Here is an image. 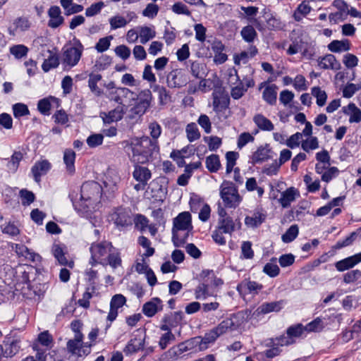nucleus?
Masks as SVG:
<instances>
[{
	"mask_svg": "<svg viewBox=\"0 0 361 361\" xmlns=\"http://www.w3.org/2000/svg\"><path fill=\"white\" fill-rule=\"evenodd\" d=\"M128 150L130 159L133 163L144 164L149 161L154 152H158L159 146L157 141L143 136L132 140L128 146Z\"/></svg>",
	"mask_w": 361,
	"mask_h": 361,
	"instance_id": "1",
	"label": "nucleus"
},
{
	"mask_svg": "<svg viewBox=\"0 0 361 361\" xmlns=\"http://www.w3.org/2000/svg\"><path fill=\"white\" fill-rule=\"evenodd\" d=\"M102 194V188L95 181L84 183L80 189V201H73V205L77 212L80 215H86L89 212L90 206L99 202Z\"/></svg>",
	"mask_w": 361,
	"mask_h": 361,
	"instance_id": "2",
	"label": "nucleus"
},
{
	"mask_svg": "<svg viewBox=\"0 0 361 361\" xmlns=\"http://www.w3.org/2000/svg\"><path fill=\"white\" fill-rule=\"evenodd\" d=\"M191 215L188 212L180 213L173 219V226L172 228V241L175 247H180L185 243V238L179 235V231H188L192 229Z\"/></svg>",
	"mask_w": 361,
	"mask_h": 361,
	"instance_id": "3",
	"label": "nucleus"
},
{
	"mask_svg": "<svg viewBox=\"0 0 361 361\" xmlns=\"http://www.w3.org/2000/svg\"><path fill=\"white\" fill-rule=\"evenodd\" d=\"M84 51V46L80 39L74 37L73 46L64 47L62 53V63L65 67L73 68L80 61Z\"/></svg>",
	"mask_w": 361,
	"mask_h": 361,
	"instance_id": "4",
	"label": "nucleus"
},
{
	"mask_svg": "<svg viewBox=\"0 0 361 361\" xmlns=\"http://www.w3.org/2000/svg\"><path fill=\"white\" fill-rule=\"evenodd\" d=\"M220 197L225 206L228 208H235L242 201L238 188L233 183L224 180L220 185Z\"/></svg>",
	"mask_w": 361,
	"mask_h": 361,
	"instance_id": "5",
	"label": "nucleus"
},
{
	"mask_svg": "<svg viewBox=\"0 0 361 361\" xmlns=\"http://www.w3.org/2000/svg\"><path fill=\"white\" fill-rule=\"evenodd\" d=\"M83 338L80 334L74 336L73 339H70L66 344L67 350L73 355L81 357L87 355L91 352L92 343H84Z\"/></svg>",
	"mask_w": 361,
	"mask_h": 361,
	"instance_id": "6",
	"label": "nucleus"
},
{
	"mask_svg": "<svg viewBox=\"0 0 361 361\" xmlns=\"http://www.w3.org/2000/svg\"><path fill=\"white\" fill-rule=\"evenodd\" d=\"M145 334L144 330L138 329L133 334V338L128 342L123 349L126 355H132L142 350L145 345Z\"/></svg>",
	"mask_w": 361,
	"mask_h": 361,
	"instance_id": "7",
	"label": "nucleus"
},
{
	"mask_svg": "<svg viewBox=\"0 0 361 361\" xmlns=\"http://www.w3.org/2000/svg\"><path fill=\"white\" fill-rule=\"evenodd\" d=\"M113 247L114 245L111 242L103 240L99 243H92L90 247V252L94 257L99 258V259L103 262L107 257Z\"/></svg>",
	"mask_w": 361,
	"mask_h": 361,
	"instance_id": "8",
	"label": "nucleus"
},
{
	"mask_svg": "<svg viewBox=\"0 0 361 361\" xmlns=\"http://www.w3.org/2000/svg\"><path fill=\"white\" fill-rule=\"evenodd\" d=\"M166 82L171 88H180L188 83V78L180 69L171 71L167 75Z\"/></svg>",
	"mask_w": 361,
	"mask_h": 361,
	"instance_id": "9",
	"label": "nucleus"
},
{
	"mask_svg": "<svg viewBox=\"0 0 361 361\" xmlns=\"http://www.w3.org/2000/svg\"><path fill=\"white\" fill-rule=\"evenodd\" d=\"M217 228L223 231L224 233L231 235L236 228H241V223L239 219L234 221L231 216L225 219L219 218Z\"/></svg>",
	"mask_w": 361,
	"mask_h": 361,
	"instance_id": "10",
	"label": "nucleus"
},
{
	"mask_svg": "<svg viewBox=\"0 0 361 361\" xmlns=\"http://www.w3.org/2000/svg\"><path fill=\"white\" fill-rule=\"evenodd\" d=\"M126 302V298L121 294L114 295L110 302V310L107 316V320L112 322L118 316V309L122 307Z\"/></svg>",
	"mask_w": 361,
	"mask_h": 361,
	"instance_id": "11",
	"label": "nucleus"
},
{
	"mask_svg": "<svg viewBox=\"0 0 361 361\" xmlns=\"http://www.w3.org/2000/svg\"><path fill=\"white\" fill-rule=\"evenodd\" d=\"M213 97V109L216 113L223 112L229 107L230 98L228 94L223 92L212 94Z\"/></svg>",
	"mask_w": 361,
	"mask_h": 361,
	"instance_id": "12",
	"label": "nucleus"
},
{
	"mask_svg": "<svg viewBox=\"0 0 361 361\" xmlns=\"http://www.w3.org/2000/svg\"><path fill=\"white\" fill-rule=\"evenodd\" d=\"M271 152V149L268 144L259 146L252 154L250 163L252 165H255L268 161L271 159V156L270 155Z\"/></svg>",
	"mask_w": 361,
	"mask_h": 361,
	"instance_id": "13",
	"label": "nucleus"
},
{
	"mask_svg": "<svg viewBox=\"0 0 361 361\" xmlns=\"http://www.w3.org/2000/svg\"><path fill=\"white\" fill-rule=\"evenodd\" d=\"M361 262V252L354 255L348 257L335 263V267L340 272L349 270Z\"/></svg>",
	"mask_w": 361,
	"mask_h": 361,
	"instance_id": "14",
	"label": "nucleus"
},
{
	"mask_svg": "<svg viewBox=\"0 0 361 361\" xmlns=\"http://www.w3.org/2000/svg\"><path fill=\"white\" fill-rule=\"evenodd\" d=\"M319 66L324 70L331 69L338 71L341 68V63L336 59L333 54H328L323 57L318 59Z\"/></svg>",
	"mask_w": 361,
	"mask_h": 361,
	"instance_id": "15",
	"label": "nucleus"
},
{
	"mask_svg": "<svg viewBox=\"0 0 361 361\" xmlns=\"http://www.w3.org/2000/svg\"><path fill=\"white\" fill-rule=\"evenodd\" d=\"M162 309L163 305L161 300L159 298H153L151 300L143 305L142 312L145 316L152 317L154 316L157 312L162 310Z\"/></svg>",
	"mask_w": 361,
	"mask_h": 361,
	"instance_id": "16",
	"label": "nucleus"
},
{
	"mask_svg": "<svg viewBox=\"0 0 361 361\" xmlns=\"http://www.w3.org/2000/svg\"><path fill=\"white\" fill-rule=\"evenodd\" d=\"M102 265H109L112 269H116L122 266L121 253L119 249L114 246L111 251L109 253L104 261L102 262Z\"/></svg>",
	"mask_w": 361,
	"mask_h": 361,
	"instance_id": "17",
	"label": "nucleus"
},
{
	"mask_svg": "<svg viewBox=\"0 0 361 361\" xmlns=\"http://www.w3.org/2000/svg\"><path fill=\"white\" fill-rule=\"evenodd\" d=\"M50 168L51 164L47 160L37 161L31 169L34 180L37 183L40 182L41 176L45 175Z\"/></svg>",
	"mask_w": 361,
	"mask_h": 361,
	"instance_id": "18",
	"label": "nucleus"
},
{
	"mask_svg": "<svg viewBox=\"0 0 361 361\" xmlns=\"http://www.w3.org/2000/svg\"><path fill=\"white\" fill-rule=\"evenodd\" d=\"M61 11L59 6H52L48 11V16L50 18L48 26L51 28H56L63 23L64 18L61 15Z\"/></svg>",
	"mask_w": 361,
	"mask_h": 361,
	"instance_id": "19",
	"label": "nucleus"
},
{
	"mask_svg": "<svg viewBox=\"0 0 361 361\" xmlns=\"http://www.w3.org/2000/svg\"><path fill=\"white\" fill-rule=\"evenodd\" d=\"M51 252L61 265L67 266L70 268L73 267L74 262L73 261L68 260L66 257V252L61 245L54 244L51 248Z\"/></svg>",
	"mask_w": 361,
	"mask_h": 361,
	"instance_id": "20",
	"label": "nucleus"
},
{
	"mask_svg": "<svg viewBox=\"0 0 361 361\" xmlns=\"http://www.w3.org/2000/svg\"><path fill=\"white\" fill-rule=\"evenodd\" d=\"M124 112L123 106H118L114 109L108 113L102 112L100 117L102 118L104 123L110 124L113 122L118 121L122 119Z\"/></svg>",
	"mask_w": 361,
	"mask_h": 361,
	"instance_id": "21",
	"label": "nucleus"
},
{
	"mask_svg": "<svg viewBox=\"0 0 361 361\" xmlns=\"http://www.w3.org/2000/svg\"><path fill=\"white\" fill-rule=\"evenodd\" d=\"M283 304V300L264 302L257 307L256 312L258 314H265L272 312H279L282 309Z\"/></svg>",
	"mask_w": 361,
	"mask_h": 361,
	"instance_id": "22",
	"label": "nucleus"
},
{
	"mask_svg": "<svg viewBox=\"0 0 361 361\" xmlns=\"http://www.w3.org/2000/svg\"><path fill=\"white\" fill-rule=\"evenodd\" d=\"M296 195L299 196V192L293 187H290L283 191L279 200L282 207H288L290 205V203L295 200Z\"/></svg>",
	"mask_w": 361,
	"mask_h": 361,
	"instance_id": "23",
	"label": "nucleus"
},
{
	"mask_svg": "<svg viewBox=\"0 0 361 361\" xmlns=\"http://www.w3.org/2000/svg\"><path fill=\"white\" fill-rule=\"evenodd\" d=\"M295 343V340H291L288 334H282L274 338H269L266 340L265 345H277L279 348L288 346Z\"/></svg>",
	"mask_w": 361,
	"mask_h": 361,
	"instance_id": "24",
	"label": "nucleus"
},
{
	"mask_svg": "<svg viewBox=\"0 0 361 361\" xmlns=\"http://www.w3.org/2000/svg\"><path fill=\"white\" fill-rule=\"evenodd\" d=\"M264 18L267 27L269 30L281 31L285 29V23H283L280 18L276 17V16L270 13L267 16H264Z\"/></svg>",
	"mask_w": 361,
	"mask_h": 361,
	"instance_id": "25",
	"label": "nucleus"
},
{
	"mask_svg": "<svg viewBox=\"0 0 361 361\" xmlns=\"http://www.w3.org/2000/svg\"><path fill=\"white\" fill-rule=\"evenodd\" d=\"M133 176L140 183H147L151 178L152 174L147 168L135 164V170L133 173Z\"/></svg>",
	"mask_w": 361,
	"mask_h": 361,
	"instance_id": "26",
	"label": "nucleus"
},
{
	"mask_svg": "<svg viewBox=\"0 0 361 361\" xmlns=\"http://www.w3.org/2000/svg\"><path fill=\"white\" fill-rule=\"evenodd\" d=\"M328 49L331 52L340 53L350 49V43L348 39L343 40H333L328 46Z\"/></svg>",
	"mask_w": 361,
	"mask_h": 361,
	"instance_id": "27",
	"label": "nucleus"
},
{
	"mask_svg": "<svg viewBox=\"0 0 361 361\" xmlns=\"http://www.w3.org/2000/svg\"><path fill=\"white\" fill-rule=\"evenodd\" d=\"M345 114H350V123H359L361 121V110L353 103H350L343 108Z\"/></svg>",
	"mask_w": 361,
	"mask_h": 361,
	"instance_id": "28",
	"label": "nucleus"
},
{
	"mask_svg": "<svg viewBox=\"0 0 361 361\" xmlns=\"http://www.w3.org/2000/svg\"><path fill=\"white\" fill-rule=\"evenodd\" d=\"M253 121L262 130L271 131L274 128V126L272 122L261 114L255 115L253 117Z\"/></svg>",
	"mask_w": 361,
	"mask_h": 361,
	"instance_id": "29",
	"label": "nucleus"
},
{
	"mask_svg": "<svg viewBox=\"0 0 361 361\" xmlns=\"http://www.w3.org/2000/svg\"><path fill=\"white\" fill-rule=\"evenodd\" d=\"M266 214L259 211H255L252 216H246L245 224L248 227L257 228L260 226L265 220Z\"/></svg>",
	"mask_w": 361,
	"mask_h": 361,
	"instance_id": "30",
	"label": "nucleus"
},
{
	"mask_svg": "<svg viewBox=\"0 0 361 361\" xmlns=\"http://www.w3.org/2000/svg\"><path fill=\"white\" fill-rule=\"evenodd\" d=\"M219 337L218 334L214 329L210 330L209 332L206 333L204 336L201 338L200 341H198L197 340H200V338H195V339L197 341V343H199V348L200 350H205L208 348V345L210 343H213Z\"/></svg>",
	"mask_w": 361,
	"mask_h": 361,
	"instance_id": "31",
	"label": "nucleus"
},
{
	"mask_svg": "<svg viewBox=\"0 0 361 361\" xmlns=\"http://www.w3.org/2000/svg\"><path fill=\"white\" fill-rule=\"evenodd\" d=\"M183 319V312L177 311L165 314L161 319L162 323H168L173 327L177 326Z\"/></svg>",
	"mask_w": 361,
	"mask_h": 361,
	"instance_id": "32",
	"label": "nucleus"
},
{
	"mask_svg": "<svg viewBox=\"0 0 361 361\" xmlns=\"http://www.w3.org/2000/svg\"><path fill=\"white\" fill-rule=\"evenodd\" d=\"M115 224L121 227H126L132 224V220L129 211L119 209L116 213Z\"/></svg>",
	"mask_w": 361,
	"mask_h": 361,
	"instance_id": "33",
	"label": "nucleus"
},
{
	"mask_svg": "<svg viewBox=\"0 0 361 361\" xmlns=\"http://www.w3.org/2000/svg\"><path fill=\"white\" fill-rule=\"evenodd\" d=\"M75 152L71 149H66L63 152V161L66 166L67 171L70 174L75 173Z\"/></svg>",
	"mask_w": 361,
	"mask_h": 361,
	"instance_id": "34",
	"label": "nucleus"
},
{
	"mask_svg": "<svg viewBox=\"0 0 361 361\" xmlns=\"http://www.w3.org/2000/svg\"><path fill=\"white\" fill-rule=\"evenodd\" d=\"M278 87L276 85H271L265 87L262 98L270 105H274L276 103Z\"/></svg>",
	"mask_w": 361,
	"mask_h": 361,
	"instance_id": "35",
	"label": "nucleus"
},
{
	"mask_svg": "<svg viewBox=\"0 0 361 361\" xmlns=\"http://www.w3.org/2000/svg\"><path fill=\"white\" fill-rule=\"evenodd\" d=\"M102 79V76L100 74L90 73L88 79V87L90 91L94 93L96 96H100L103 91L97 85V83Z\"/></svg>",
	"mask_w": 361,
	"mask_h": 361,
	"instance_id": "36",
	"label": "nucleus"
},
{
	"mask_svg": "<svg viewBox=\"0 0 361 361\" xmlns=\"http://www.w3.org/2000/svg\"><path fill=\"white\" fill-rule=\"evenodd\" d=\"M205 164L206 168L211 173H216L221 168L219 156L215 154H212L206 158Z\"/></svg>",
	"mask_w": 361,
	"mask_h": 361,
	"instance_id": "37",
	"label": "nucleus"
},
{
	"mask_svg": "<svg viewBox=\"0 0 361 361\" xmlns=\"http://www.w3.org/2000/svg\"><path fill=\"white\" fill-rule=\"evenodd\" d=\"M51 102H58L59 99L52 96L40 99L37 104L38 111L43 115H49Z\"/></svg>",
	"mask_w": 361,
	"mask_h": 361,
	"instance_id": "38",
	"label": "nucleus"
},
{
	"mask_svg": "<svg viewBox=\"0 0 361 361\" xmlns=\"http://www.w3.org/2000/svg\"><path fill=\"white\" fill-rule=\"evenodd\" d=\"M23 158V154L20 151H16L12 154L11 159L7 163V168L9 171L15 173L19 166L20 161Z\"/></svg>",
	"mask_w": 361,
	"mask_h": 361,
	"instance_id": "39",
	"label": "nucleus"
},
{
	"mask_svg": "<svg viewBox=\"0 0 361 361\" xmlns=\"http://www.w3.org/2000/svg\"><path fill=\"white\" fill-rule=\"evenodd\" d=\"M305 332L304 325L302 324L291 325L286 329V334L291 340L301 337Z\"/></svg>",
	"mask_w": 361,
	"mask_h": 361,
	"instance_id": "40",
	"label": "nucleus"
},
{
	"mask_svg": "<svg viewBox=\"0 0 361 361\" xmlns=\"http://www.w3.org/2000/svg\"><path fill=\"white\" fill-rule=\"evenodd\" d=\"M240 35L243 39L248 43L254 42L255 39L257 37V33L254 27L248 25L243 27Z\"/></svg>",
	"mask_w": 361,
	"mask_h": 361,
	"instance_id": "41",
	"label": "nucleus"
},
{
	"mask_svg": "<svg viewBox=\"0 0 361 361\" xmlns=\"http://www.w3.org/2000/svg\"><path fill=\"white\" fill-rule=\"evenodd\" d=\"M234 325L235 324L232 319L226 318L219 324L216 327L214 328V330L217 333L219 337L221 335L226 333L228 330L233 329Z\"/></svg>",
	"mask_w": 361,
	"mask_h": 361,
	"instance_id": "42",
	"label": "nucleus"
},
{
	"mask_svg": "<svg viewBox=\"0 0 361 361\" xmlns=\"http://www.w3.org/2000/svg\"><path fill=\"white\" fill-rule=\"evenodd\" d=\"M185 132L188 140L192 142L200 137V133L195 123H190L186 126Z\"/></svg>",
	"mask_w": 361,
	"mask_h": 361,
	"instance_id": "43",
	"label": "nucleus"
},
{
	"mask_svg": "<svg viewBox=\"0 0 361 361\" xmlns=\"http://www.w3.org/2000/svg\"><path fill=\"white\" fill-rule=\"evenodd\" d=\"M207 283L204 282L200 283L195 288V295L197 300H204L209 295V283L208 279L206 281Z\"/></svg>",
	"mask_w": 361,
	"mask_h": 361,
	"instance_id": "44",
	"label": "nucleus"
},
{
	"mask_svg": "<svg viewBox=\"0 0 361 361\" xmlns=\"http://www.w3.org/2000/svg\"><path fill=\"white\" fill-rule=\"evenodd\" d=\"M59 65V59L56 54H51L44 60L42 65V70L44 72L49 71L51 68H55Z\"/></svg>",
	"mask_w": 361,
	"mask_h": 361,
	"instance_id": "45",
	"label": "nucleus"
},
{
	"mask_svg": "<svg viewBox=\"0 0 361 361\" xmlns=\"http://www.w3.org/2000/svg\"><path fill=\"white\" fill-rule=\"evenodd\" d=\"M299 228L297 225L295 224L290 226V227L286 231V233L282 235V241L285 243H289L293 241L297 238Z\"/></svg>",
	"mask_w": 361,
	"mask_h": 361,
	"instance_id": "46",
	"label": "nucleus"
},
{
	"mask_svg": "<svg viewBox=\"0 0 361 361\" xmlns=\"http://www.w3.org/2000/svg\"><path fill=\"white\" fill-rule=\"evenodd\" d=\"M239 154L236 152H227L226 153V172L227 174H229L234 169L233 167L236 164V160L238 159Z\"/></svg>",
	"mask_w": 361,
	"mask_h": 361,
	"instance_id": "47",
	"label": "nucleus"
},
{
	"mask_svg": "<svg viewBox=\"0 0 361 361\" xmlns=\"http://www.w3.org/2000/svg\"><path fill=\"white\" fill-rule=\"evenodd\" d=\"M242 287H245L248 290L249 293L257 294L259 290H261L263 288V286L256 281H249L246 282H243L240 284L237 290L240 291V288Z\"/></svg>",
	"mask_w": 361,
	"mask_h": 361,
	"instance_id": "48",
	"label": "nucleus"
},
{
	"mask_svg": "<svg viewBox=\"0 0 361 361\" xmlns=\"http://www.w3.org/2000/svg\"><path fill=\"white\" fill-rule=\"evenodd\" d=\"M120 182V177L114 171H109L104 181L106 187H109L110 189L114 190L116 188L118 183Z\"/></svg>",
	"mask_w": 361,
	"mask_h": 361,
	"instance_id": "49",
	"label": "nucleus"
},
{
	"mask_svg": "<svg viewBox=\"0 0 361 361\" xmlns=\"http://www.w3.org/2000/svg\"><path fill=\"white\" fill-rule=\"evenodd\" d=\"M16 281L17 283L27 284L30 286L29 273L26 271L23 267H19L16 269Z\"/></svg>",
	"mask_w": 361,
	"mask_h": 361,
	"instance_id": "50",
	"label": "nucleus"
},
{
	"mask_svg": "<svg viewBox=\"0 0 361 361\" xmlns=\"http://www.w3.org/2000/svg\"><path fill=\"white\" fill-rule=\"evenodd\" d=\"M324 327V323L319 317H317L313 321L304 326L306 332H319Z\"/></svg>",
	"mask_w": 361,
	"mask_h": 361,
	"instance_id": "51",
	"label": "nucleus"
},
{
	"mask_svg": "<svg viewBox=\"0 0 361 361\" xmlns=\"http://www.w3.org/2000/svg\"><path fill=\"white\" fill-rule=\"evenodd\" d=\"M13 24L16 26L15 30L12 31L11 29H9V34L12 35H14V32L17 30H20V31H25L30 27V23L28 19L25 17H19L16 18Z\"/></svg>",
	"mask_w": 361,
	"mask_h": 361,
	"instance_id": "52",
	"label": "nucleus"
},
{
	"mask_svg": "<svg viewBox=\"0 0 361 361\" xmlns=\"http://www.w3.org/2000/svg\"><path fill=\"white\" fill-rule=\"evenodd\" d=\"M156 35L154 30L149 27H141L140 30V42L143 44H146L149 39L154 38Z\"/></svg>",
	"mask_w": 361,
	"mask_h": 361,
	"instance_id": "53",
	"label": "nucleus"
},
{
	"mask_svg": "<svg viewBox=\"0 0 361 361\" xmlns=\"http://www.w3.org/2000/svg\"><path fill=\"white\" fill-rule=\"evenodd\" d=\"M204 68V64L194 61L191 63L190 71L194 77L202 79L205 76Z\"/></svg>",
	"mask_w": 361,
	"mask_h": 361,
	"instance_id": "54",
	"label": "nucleus"
},
{
	"mask_svg": "<svg viewBox=\"0 0 361 361\" xmlns=\"http://www.w3.org/2000/svg\"><path fill=\"white\" fill-rule=\"evenodd\" d=\"M112 35H109L105 37L100 38L94 46L95 49L99 53H103L108 50L111 45V41L113 39Z\"/></svg>",
	"mask_w": 361,
	"mask_h": 361,
	"instance_id": "55",
	"label": "nucleus"
},
{
	"mask_svg": "<svg viewBox=\"0 0 361 361\" xmlns=\"http://www.w3.org/2000/svg\"><path fill=\"white\" fill-rule=\"evenodd\" d=\"M138 244L142 247L146 249V252L143 254V256L149 257L154 254V248L150 247V240L144 235H141L138 238Z\"/></svg>",
	"mask_w": 361,
	"mask_h": 361,
	"instance_id": "56",
	"label": "nucleus"
},
{
	"mask_svg": "<svg viewBox=\"0 0 361 361\" xmlns=\"http://www.w3.org/2000/svg\"><path fill=\"white\" fill-rule=\"evenodd\" d=\"M312 95L317 99V104L319 106H323L326 101L327 94L325 91L322 90L319 87H314L312 89Z\"/></svg>",
	"mask_w": 361,
	"mask_h": 361,
	"instance_id": "57",
	"label": "nucleus"
},
{
	"mask_svg": "<svg viewBox=\"0 0 361 361\" xmlns=\"http://www.w3.org/2000/svg\"><path fill=\"white\" fill-rule=\"evenodd\" d=\"M112 59L107 55L101 56L94 65L95 71H104L111 64Z\"/></svg>",
	"mask_w": 361,
	"mask_h": 361,
	"instance_id": "58",
	"label": "nucleus"
},
{
	"mask_svg": "<svg viewBox=\"0 0 361 361\" xmlns=\"http://www.w3.org/2000/svg\"><path fill=\"white\" fill-rule=\"evenodd\" d=\"M361 278V271L359 269H354L349 271L343 274V281L346 283H352Z\"/></svg>",
	"mask_w": 361,
	"mask_h": 361,
	"instance_id": "59",
	"label": "nucleus"
},
{
	"mask_svg": "<svg viewBox=\"0 0 361 361\" xmlns=\"http://www.w3.org/2000/svg\"><path fill=\"white\" fill-rule=\"evenodd\" d=\"M10 52L16 59L25 56L28 52V48L23 44L14 45L10 48Z\"/></svg>",
	"mask_w": 361,
	"mask_h": 361,
	"instance_id": "60",
	"label": "nucleus"
},
{
	"mask_svg": "<svg viewBox=\"0 0 361 361\" xmlns=\"http://www.w3.org/2000/svg\"><path fill=\"white\" fill-rule=\"evenodd\" d=\"M104 135L102 133L92 134L87 138V144L91 147L94 148L101 145L103 143Z\"/></svg>",
	"mask_w": 361,
	"mask_h": 361,
	"instance_id": "61",
	"label": "nucleus"
},
{
	"mask_svg": "<svg viewBox=\"0 0 361 361\" xmlns=\"http://www.w3.org/2000/svg\"><path fill=\"white\" fill-rule=\"evenodd\" d=\"M19 194L22 200V204L24 206L30 205L35 200V194L32 191L26 189L20 190Z\"/></svg>",
	"mask_w": 361,
	"mask_h": 361,
	"instance_id": "62",
	"label": "nucleus"
},
{
	"mask_svg": "<svg viewBox=\"0 0 361 361\" xmlns=\"http://www.w3.org/2000/svg\"><path fill=\"white\" fill-rule=\"evenodd\" d=\"M360 89L361 84L348 83L343 90V96L345 98H350Z\"/></svg>",
	"mask_w": 361,
	"mask_h": 361,
	"instance_id": "63",
	"label": "nucleus"
},
{
	"mask_svg": "<svg viewBox=\"0 0 361 361\" xmlns=\"http://www.w3.org/2000/svg\"><path fill=\"white\" fill-rule=\"evenodd\" d=\"M33 349L37 350L36 357L39 361H56L54 357L55 351L46 353L44 351L40 350L34 346Z\"/></svg>",
	"mask_w": 361,
	"mask_h": 361,
	"instance_id": "64",
	"label": "nucleus"
}]
</instances>
